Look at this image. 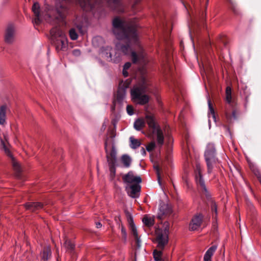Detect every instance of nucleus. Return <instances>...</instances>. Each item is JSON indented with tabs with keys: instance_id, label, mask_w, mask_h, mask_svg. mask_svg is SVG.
Listing matches in <instances>:
<instances>
[{
	"instance_id": "nucleus-34",
	"label": "nucleus",
	"mask_w": 261,
	"mask_h": 261,
	"mask_svg": "<svg viewBox=\"0 0 261 261\" xmlns=\"http://www.w3.org/2000/svg\"><path fill=\"white\" fill-rule=\"evenodd\" d=\"M121 233L122 235V239L124 240V241L125 242L126 241V239H127V233H126V231L125 230L124 226L122 224H121Z\"/></svg>"
},
{
	"instance_id": "nucleus-56",
	"label": "nucleus",
	"mask_w": 261,
	"mask_h": 261,
	"mask_svg": "<svg viewBox=\"0 0 261 261\" xmlns=\"http://www.w3.org/2000/svg\"><path fill=\"white\" fill-rule=\"evenodd\" d=\"M238 173L240 174V171H238Z\"/></svg>"
},
{
	"instance_id": "nucleus-35",
	"label": "nucleus",
	"mask_w": 261,
	"mask_h": 261,
	"mask_svg": "<svg viewBox=\"0 0 261 261\" xmlns=\"http://www.w3.org/2000/svg\"><path fill=\"white\" fill-rule=\"evenodd\" d=\"M155 146V142L154 141H152L146 146V150H147V151L150 152L154 149Z\"/></svg>"
},
{
	"instance_id": "nucleus-37",
	"label": "nucleus",
	"mask_w": 261,
	"mask_h": 261,
	"mask_svg": "<svg viewBox=\"0 0 261 261\" xmlns=\"http://www.w3.org/2000/svg\"><path fill=\"white\" fill-rule=\"evenodd\" d=\"M129 227H130V229L131 230V231H132V234L133 235V236L137 237V236H138V234L137 230L135 225L129 226Z\"/></svg>"
},
{
	"instance_id": "nucleus-38",
	"label": "nucleus",
	"mask_w": 261,
	"mask_h": 261,
	"mask_svg": "<svg viewBox=\"0 0 261 261\" xmlns=\"http://www.w3.org/2000/svg\"><path fill=\"white\" fill-rule=\"evenodd\" d=\"M126 111L128 114L130 116L134 114V109L132 106L127 105L126 107Z\"/></svg>"
},
{
	"instance_id": "nucleus-27",
	"label": "nucleus",
	"mask_w": 261,
	"mask_h": 261,
	"mask_svg": "<svg viewBox=\"0 0 261 261\" xmlns=\"http://www.w3.org/2000/svg\"><path fill=\"white\" fill-rule=\"evenodd\" d=\"M145 125L144 121L141 119L136 120L134 124V128L137 130H140Z\"/></svg>"
},
{
	"instance_id": "nucleus-39",
	"label": "nucleus",
	"mask_w": 261,
	"mask_h": 261,
	"mask_svg": "<svg viewBox=\"0 0 261 261\" xmlns=\"http://www.w3.org/2000/svg\"><path fill=\"white\" fill-rule=\"evenodd\" d=\"M134 238L136 241V247L137 248H139L141 246V240L140 237L137 236V237H134Z\"/></svg>"
},
{
	"instance_id": "nucleus-9",
	"label": "nucleus",
	"mask_w": 261,
	"mask_h": 261,
	"mask_svg": "<svg viewBox=\"0 0 261 261\" xmlns=\"http://www.w3.org/2000/svg\"><path fill=\"white\" fill-rule=\"evenodd\" d=\"M0 148L3 150L7 155L11 159L14 170L18 173H19L21 171L20 166L19 164L15 161L11 152L8 148V145L2 139L1 140Z\"/></svg>"
},
{
	"instance_id": "nucleus-48",
	"label": "nucleus",
	"mask_w": 261,
	"mask_h": 261,
	"mask_svg": "<svg viewBox=\"0 0 261 261\" xmlns=\"http://www.w3.org/2000/svg\"><path fill=\"white\" fill-rule=\"evenodd\" d=\"M127 70H125L123 69L122 73L124 77H127L128 75V73Z\"/></svg>"
},
{
	"instance_id": "nucleus-26",
	"label": "nucleus",
	"mask_w": 261,
	"mask_h": 261,
	"mask_svg": "<svg viewBox=\"0 0 261 261\" xmlns=\"http://www.w3.org/2000/svg\"><path fill=\"white\" fill-rule=\"evenodd\" d=\"M129 140L130 142V147L133 149H136L138 148L141 144L139 140L134 138L133 137H130L129 138Z\"/></svg>"
},
{
	"instance_id": "nucleus-18",
	"label": "nucleus",
	"mask_w": 261,
	"mask_h": 261,
	"mask_svg": "<svg viewBox=\"0 0 261 261\" xmlns=\"http://www.w3.org/2000/svg\"><path fill=\"white\" fill-rule=\"evenodd\" d=\"M41 259L44 261L47 260L51 256V251L49 246L45 247L40 253Z\"/></svg>"
},
{
	"instance_id": "nucleus-42",
	"label": "nucleus",
	"mask_w": 261,
	"mask_h": 261,
	"mask_svg": "<svg viewBox=\"0 0 261 261\" xmlns=\"http://www.w3.org/2000/svg\"><path fill=\"white\" fill-rule=\"evenodd\" d=\"M115 220L116 222V223H117V224L119 225V227H120V225L121 226L122 223L121 222V219H120V216H118V217L116 216L115 218Z\"/></svg>"
},
{
	"instance_id": "nucleus-2",
	"label": "nucleus",
	"mask_w": 261,
	"mask_h": 261,
	"mask_svg": "<svg viewBox=\"0 0 261 261\" xmlns=\"http://www.w3.org/2000/svg\"><path fill=\"white\" fill-rule=\"evenodd\" d=\"M163 226L164 227L163 229H158L155 231V240L158 243L157 247L160 249V250L155 249L153 252V258L155 261H161L162 260V250L168 243L170 227L169 222L165 221Z\"/></svg>"
},
{
	"instance_id": "nucleus-4",
	"label": "nucleus",
	"mask_w": 261,
	"mask_h": 261,
	"mask_svg": "<svg viewBox=\"0 0 261 261\" xmlns=\"http://www.w3.org/2000/svg\"><path fill=\"white\" fill-rule=\"evenodd\" d=\"M52 39L54 40V44L56 50L65 51L68 47L67 38L64 34L59 28H53L50 31Z\"/></svg>"
},
{
	"instance_id": "nucleus-28",
	"label": "nucleus",
	"mask_w": 261,
	"mask_h": 261,
	"mask_svg": "<svg viewBox=\"0 0 261 261\" xmlns=\"http://www.w3.org/2000/svg\"><path fill=\"white\" fill-rule=\"evenodd\" d=\"M250 169L254 173V174L256 176L258 180L260 182L261 184V173L259 170V169L254 165H250Z\"/></svg>"
},
{
	"instance_id": "nucleus-49",
	"label": "nucleus",
	"mask_w": 261,
	"mask_h": 261,
	"mask_svg": "<svg viewBox=\"0 0 261 261\" xmlns=\"http://www.w3.org/2000/svg\"><path fill=\"white\" fill-rule=\"evenodd\" d=\"M96 226L97 228H100L101 227L102 224H101L100 222H98L96 223Z\"/></svg>"
},
{
	"instance_id": "nucleus-53",
	"label": "nucleus",
	"mask_w": 261,
	"mask_h": 261,
	"mask_svg": "<svg viewBox=\"0 0 261 261\" xmlns=\"http://www.w3.org/2000/svg\"><path fill=\"white\" fill-rule=\"evenodd\" d=\"M161 261H168V259H162Z\"/></svg>"
},
{
	"instance_id": "nucleus-22",
	"label": "nucleus",
	"mask_w": 261,
	"mask_h": 261,
	"mask_svg": "<svg viewBox=\"0 0 261 261\" xmlns=\"http://www.w3.org/2000/svg\"><path fill=\"white\" fill-rule=\"evenodd\" d=\"M7 107L3 105L0 107V124L3 125L6 122Z\"/></svg>"
},
{
	"instance_id": "nucleus-1",
	"label": "nucleus",
	"mask_w": 261,
	"mask_h": 261,
	"mask_svg": "<svg viewBox=\"0 0 261 261\" xmlns=\"http://www.w3.org/2000/svg\"><path fill=\"white\" fill-rule=\"evenodd\" d=\"M112 24L113 32L116 38L120 40H124L126 43V45L120 46L117 44V48L119 49L124 55H127L130 51V46L136 45L138 49V54L134 51L131 53L133 62L143 65L146 64V55L139 42L137 33V24L132 20L116 17L113 20Z\"/></svg>"
},
{
	"instance_id": "nucleus-20",
	"label": "nucleus",
	"mask_w": 261,
	"mask_h": 261,
	"mask_svg": "<svg viewBox=\"0 0 261 261\" xmlns=\"http://www.w3.org/2000/svg\"><path fill=\"white\" fill-rule=\"evenodd\" d=\"M121 161L125 168H129L132 164V160L128 154H123L121 158Z\"/></svg>"
},
{
	"instance_id": "nucleus-23",
	"label": "nucleus",
	"mask_w": 261,
	"mask_h": 261,
	"mask_svg": "<svg viewBox=\"0 0 261 261\" xmlns=\"http://www.w3.org/2000/svg\"><path fill=\"white\" fill-rule=\"evenodd\" d=\"M59 6L58 5H57V12L58 13V16L56 17V19H57V21H59L61 19H63L65 14L64 13L66 11L67 8L65 7H63L62 5L60 6V8L61 10L59 9Z\"/></svg>"
},
{
	"instance_id": "nucleus-17",
	"label": "nucleus",
	"mask_w": 261,
	"mask_h": 261,
	"mask_svg": "<svg viewBox=\"0 0 261 261\" xmlns=\"http://www.w3.org/2000/svg\"><path fill=\"white\" fill-rule=\"evenodd\" d=\"M217 245H214L208 248L204 255V261H212V257L217 250Z\"/></svg>"
},
{
	"instance_id": "nucleus-21",
	"label": "nucleus",
	"mask_w": 261,
	"mask_h": 261,
	"mask_svg": "<svg viewBox=\"0 0 261 261\" xmlns=\"http://www.w3.org/2000/svg\"><path fill=\"white\" fill-rule=\"evenodd\" d=\"M143 224L148 227L152 226L154 224V218L149 217L147 215H145L142 219Z\"/></svg>"
},
{
	"instance_id": "nucleus-11",
	"label": "nucleus",
	"mask_w": 261,
	"mask_h": 261,
	"mask_svg": "<svg viewBox=\"0 0 261 261\" xmlns=\"http://www.w3.org/2000/svg\"><path fill=\"white\" fill-rule=\"evenodd\" d=\"M105 150L108 163L116 164L117 162V151L115 145H112L111 150L109 151L107 148V143H105Z\"/></svg>"
},
{
	"instance_id": "nucleus-55",
	"label": "nucleus",
	"mask_w": 261,
	"mask_h": 261,
	"mask_svg": "<svg viewBox=\"0 0 261 261\" xmlns=\"http://www.w3.org/2000/svg\"><path fill=\"white\" fill-rule=\"evenodd\" d=\"M228 1L230 2V3H231V0H228Z\"/></svg>"
},
{
	"instance_id": "nucleus-33",
	"label": "nucleus",
	"mask_w": 261,
	"mask_h": 261,
	"mask_svg": "<svg viewBox=\"0 0 261 261\" xmlns=\"http://www.w3.org/2000/svg\"><path fill=\"white\" fill-rule=\"evenodd\" d=\"M108 3L111 6V8L115 9L116 7L119 5V2L118 0H107Z\"/></svg>"
},
{
	"instance_id": "nucleus-6",
	"label": "nucleus",
	"mask_w": 261,
	"mask_h": 261,
	"mask_svg": "<svg viewBox=\"0 0 261 261\" xmlns=\"http://www.w3.org/2000/svg\"><path fill=\"white\" fill-rule=\"evenodd\" d=\"M216 155V150L214 144L208 143L204 152V158L206 163L207 172L209 174L212 172L214 165L218 161Z\"/></svg>"
},
{
	"instance_id": "nucleus-19",
	"label": "nucleus",
	"mask_w": 261,
	"mask_h": 261,
	"mask_svg": "<svg viewBox=\"0 0 261 261\" xmlns=\"http://www.w3.org/2000/svg\"><path fill=\"white\" fill-rule=\"evenodd\" d=\"M39 4L38 3H35L32 7V11L36 16V18L35 19V21L36 23H38L40 22L39 18Z\"/></svg>"
},
{
	"instance_id": "nucleus-3",
	"label": "nucleus",
	"mask_w": 261,
	"mask_h": 261,
	"mask_svg": "<svg viewBox=\"0 0 261 261\" xmlns=\"http://www.w3.org/2000/svg\"><path fill=\"white\" fill-rule=\"evenodd\" d=\"M148 85L143 81L140 85L134 86L131 90L130 94L132 99L139 105H145L148 103L149 97L146 94H143L147 91Z\"/></svg>"
},
{
	"instance_id": "nucleus-16",
	"label": "nucleus",
	"mask_w": 261,
	"mask_h": 261,
	"mask_svg": "<svg viewBox=\"0 0 261 261\" xmlns=\"http://www.w3.org/2000/svg\"><path fill=\"white\" fill-rule=\"evenodd\" d=\"M24 205L27 210H31L32 211H35L43 207V204L39 202H27L24 204Z\"/></svg>"
},
{
	"instance_id": "nucleus-36",
	"label": "nucleus",
	"mask_w": 261,
	"mask_h": 261,
	"mask_svg": "<svg viewBox=\"0 0 261 261\" xmlns=\"http://www.w3.org/2000/svg\"><path fill=\"white\" fill-rule=\"evenodd\" d=\"M211 210L213 212H215V217H216L217 215V208L216 203L215 202L212 201V202ZM213 217H214V215L213 216Z\"/></svg>"
},
{
	"instance_id": "nucleus-44",
	"label": "nucleus",
	"mask_w": 261,
	"mask_h": 261,
	"mask_svg": "<svg viewBox=\"0 0 261 261\" xmlns=\"http://www.w3.org/2000/svg\"><path fill=\"white\" fill-rule=\"evenodd\" d=\"M131 66V63L130 62H126L123 66V69L128 70Z\"/></svg>"
},
{
	"instance_id": "nucleus-40",
	"label": "nucleus",
	"mask_w": 261,
	"mask_h": 261,
	"mask_svg": "<svg viewBox=\"0 0 261 261\" xmlns=\"http://www.w3.org/2000/svg\"><path fill=\"white\" fill-rule=\"evenodd\" d=\"M72 53L74 56L78 57L81 55V52L79 49H74L72 50Z\"/></svg>"
},
{
	"instance_id": "nucleus-15",
	"label": "nucleus",
	"mask_w": 261,
	"mask_h": 261,
	"mask_svg": "<svg viewBox=\"0 0 261 261\" xmlns=\"http://www.w3.org/2000/svg\"><path fill=\"white\" fill-rule=\"evenodd\" d=\"M15 28L14 25L10 24L8 25L6 31L5 40L7 43H12L14 41Z\"/></svg>"
},
{
	"instance_id": "nucleus-50",
	"label": "nucleus",
	"mask_w": 261,
	"mask_h": 261,
	"mask_svg": "<svg viewBox=\"0 0 261 261\" xmlns=\"http://www.w3.org/2000/svg\"><path fill=\"white\" fill-rule=\"evenodd\" d=\"M140 0H136V1H135V4L133 5V7H135V5H137V4L140 2Z\"/></svg>"
},
{
	"instance_id": "nucleus-14",
	"label": "nucleus",
	"mask_w": 261,
	"mask_h": 261,
	"mask_svg": "<svg viewBox=\"0 0 261 261\" xmlns=\"http://www.w3.org/2000/svg\"><path fill=\"white\" fill-rule=\"evenodd\" d=\"M203 216L202 214L195 215L191 220L189 229L190 230L194 231L197 230L201 225Z\"/></svg>"
},
{
	"instance_id": "nucleus-12",
	"label": "nucleus",
	"mask_w": 261,
	"mask_h": 261,
	"mask_svg": "<svg viewBox=\"0 0 261 261\" xmlns=\"http://www.w3.org/2000/svg\"><path fill=\"white\" fill-rule=\"evenodd\" d=\"M122 180L125 185L142 181L141 178L139 176H135L132 171H130L127 174L124 175L122 176Z\"/></svg>"
},
{
	"instance_id": "nucleus-29",
	"label": "nucleus",
	"mask_w": 261,
	"mask_h": 261,
	"mask_svg": "<svg viewBox=\"0 0 261 261\" xmlns=\"http://www.w3.org/2000/svg\"><path fill=\"white\" fill-rule=\"evenodd\" d=\"M225 95H226V101L227 103H230L232 101V96H231V89L230 87L227 86L225 90Z\"/></svg>"
},
{
	"instance_id": "nucleus-54",
	"label": "nucleus",
	"mask_w": 261,
	"mask_h": 261,
	"mask_svg": "<svg viewBox=\"0 0 261 261\" xmlns=\"http://www.w3.org/2000/svg\"><path fill=\"white\" fill-rule=\"evenodd\" d=\"M146 198H145L144 201H146Z\"/></svg>"
},
{
	"instance_id": "nucleus-24",
	"label": "nucleus",
	"mask_w": 261,
	"mask_h": 261,
	"mask_svg": "<svg viewBox=\"0 0 261 261\" xmlns=\"http://www.w3.org/2000/svg\"><path fill=\"white\" fill-rule=\"evenodd\" d=\"M125 97V91L123 89H119L116 95V100L119 103H122Z\"/></svg>"
},
{
	"instance_id": "nucleus-47",
	"label": "nucleus",
	"mask_w": 261,
	"mask_h": 261,
	"mask_svg": "<svg viewBox=\"0 0 261 261\" xmlns=\"http://www.w3.org/2000/svg\"><path fill=\"white\" fill-rule=\"evenodd\" d=\"M141 153L143 156H145L146 154V151L143 147H142L140 150Z\"/></svg>"
},
{
	"instance_id": "nucleus-25",
	"label": "nucleus",
	"mask_w": 261,
	"mask_h": 261,
	"mask_svg": "<svg viewBox=\"0 0 261 261\" xmlns=\"http://www.w3.org/2000/svg\"><path fill=\"white\" fill-rule=\"evenodd\" d=\"M207 103H208V116L209 117H210V115H211L214 121L216 122V116H215V110L212 106V103H211V100L210 98H208V99H207Z\"/></svg>"
},
{
	"instance_id": "nucleus-8",
	"label": "nucleus",
	"mask_w": 261,
	"mask_h": 261,
	"mask_svg": "<svg viewBox=\"0 0 261 261\" xmlns=\"http://www.w3.org/2000/svg\"><path fill=\"white\" fill-rule=\"evenodd\" d=\"M113 49L110 46L102 47L100 48V51L107 58L109 61H111L113 63H118L121 60V56L120 53L115 51V55L112 57V51Z\"/></svg>"
},
{
	"instance_id": "nucleus-10",
	"label": "nucleus",
	"mask_w": 261,
	"mask_h": 261,
	"mask_svg": "<svg viewBox=\"0 0 261 261\" xmlns=\"http://www.w3.org/2000/svg\"><path fill=\"white\" fill-rule=\"evenodd\" d=\"M195 179L199 190L203 196H209L210 193L208 189L206 187L202 176L199 171L198 174L196 175Z\"/></svg>"
},
{
	"instance_id": "nucleus-46",
	"label": "nucleus",
	"mask_w": 261,
	"mask_h": 261,
	"mask_svg": "<svg viewBox=\"0 0 261 261\" xmlns=\"http://www.w3.org/2000/svg\"><path fill=\"white\" fill-rule=\"evenodd\" d=\"M125 215H126L127 219H128L129 217H133V216H132L130 213L128 211H125Z\"/></svg>"
},
{
	"instance_id": "nucleus-30",
	"label": "nucleus",
	"mask_w": 261,
	"mask_h": 261,
	"mask_svg": "<svg viewBox=\"0 0 261 261\" xmlns=\"http://www.w3.org/2000/svg\"><path fill=\"white\" fill-rule=\"evenodd\" d=\"M64 245L67 249L70 252L74 250L75 246L70 241L66 240L64 243Z\"/></svg>"
},
{
	"instance_id": "nucleus-45",
	"label": "nucleus",
	"mask_w": 261,
	"mask_h": 261,
	"mask_svg": "<svg viewBox=\"0 0 261 261\" xmlns=\"http://www.w3.org/2000/svg\"><path fill=\"white\" fill-rule=\"evenodd\" d=\"M154 168H155V169L156 171L157 174H158V182L160 184H161V178H160V176L159 175V167L156 166Z\"/></svg>"
},
{
	"instance_id": "nucleus-52",
	"label": "nucleus",
	"mask_w": 261,
	"mask_h": 261,
	"mask_svg": "<svg viewBox=\"0 0 261 261\" xmlns=\"http://www.w3.org/2000/svg\"><path fill=\"white\" fill-rule=\"evenodd\" d=\"M235 114H236V112H235V111H233V112H232V115H233V116L234 117H236V116H235Z\"/></svg>"
},
{
	"instance_id": "nucleus-32",
	"label": "nucleus",
	"mask_w": 261,
	"mask_h": 261,
	"mask_svg": "<svg viewBox=\"0 0 261 261\" xmlns=\"http://www.w3.org/2000/svg\"><path fill=\"white\" fill-rule=\"evenodd\" d=\"M69 35L70 39L72 40H75L78 38V35L74 28H72L69 30Z\"/></svg>"
},
{
	"instance_id": "nucleus-7",
	"label": "nucleus",
	"mask_w": 261,
	"mask_h": 261,
	"mask_svg": "<svg viewBox=\"0 0 261 261\" xmlns=\"http://www.w3.org/2000/svg\"><path fill=\"white\" fill-rule=\"evenodd\" d=\"M172 213L173 211L171 204L161 201L159 206V212L158 213L156 217L161 221L166 219L170 220Z\"/></svg>"
},
{
	"instance_id": "nucleus-5",
	"label": "nucleus",
	"mask_w": 261,
	"mask_h": 261,
	"mask_svg": "<svg viewBox=\"0 0 261 261\" xmlns=\"http://www.w3.org/2000/svg\"><path fill=\"white\" fill-rule=\"evenodd\" d=\"M146 122L151 129L152 134L156 136L157 144L161 147L164 143V137L163 131L160 126L155 122L152 115L148 114L146 116Z\"/></svg>"
},
{
	"instance_id": "nucleus-41",
	"label": "nucleus",
	"mask_w": 261,
	"mask_h": 261,
	"mask_svg": "<svg viewBox=\"0 0 261 261\" xmlns=\"http://www.w3.org/2000/svg\"><path fill=\"white\" fill-rule=\"evenodd\" d=\"M75 25H76V28L79 30V32L83 34V24H77L76 22H75Z\"/></svg>"
},
{
	"instance_id": "nucleus-31",
	"label": "nucleus",
	"mask_w": 261,
	"mask_h": 261,
	"mask_svg": "<svg viewBox=\"0 0 261 261\" xmlns=\"http://www.w3.org/2000/svg\"><path fill=\"white\" fill-rule=\"evenodd\" d=\"M109 170L110 172V177L111 178H113L116 174V164H110L108 163Z\"/></svg>"
},
{
	"instance_id": "nucleus-51",
	"label": "nucleus",
	"mask_w": 261,
	"mask_h": 261,
	"mask_svg": "<svg viewBox=\"0 0 261 261\" xmlns=\"http://www.w3.org/2000/svg\"><path fill=\"white\" fill-rule=\"evenodd\" d=\"M101 39V38H100V37H96L94 39L93 41H96V40H98L99 39Z\"/></svg>"
},
{
	"instance_id": "nucleus-13",
	"label": "nucleus",
	"mask_w": 261,
	"mask_h": 261,
	"mask_svg": "<svg viewBox=\"0 0 261 261\" xmlns=\"http://www.w3.org/2000/svg\"><path fill=\"white\" fill-rule=\"evenodd\" d=\"M141 182H136L134 184L125 185V190L128 195H140L141 191V185L140 184Z\"/></svg>"
},
{
	"instance_id": "nucleus-43",
	"label": "nucleus",
	"mask_w": 261,
	"mask_h": 261,
	"mask_svg": "<svg viewBox=\"0 0 261 261\" xmlns=\"http://www.w3.org/2000/svg\"><path fill=\"white\" fill-rule=\"evenodd\" d=\"M127 222L129 224V226L135 225V223L134 222L133 218V217H129L128 219H127Z\"/></svg>"
}]
</instances>
